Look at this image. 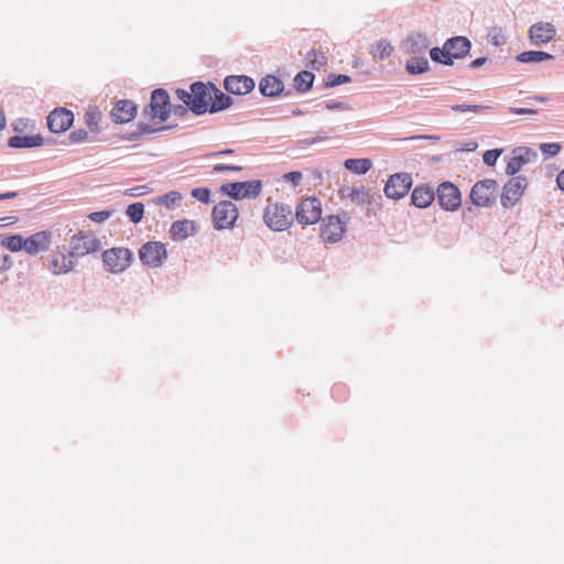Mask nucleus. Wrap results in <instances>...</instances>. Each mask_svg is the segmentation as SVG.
<instances>
[{
	"mask_svg": "<svg viewBox=\"0 0 564 564\" xmlns=\"http://www.w3.org/2000/svg\"><path fill=\"white\" fill-rule=\"evenodd\" d=\"M555 35L556 29L550 22H536L528 30V37L533 46H543L552 42Z\"/></svg>",
	"mask_w": 564,
	"mask_h": 564,
	"instance_id": "obj_17",
	"label": "nucleus"
},
{
	"mask_svg": "<svg viewBox=\"0 0 564 564\" xmlns=\"http://www.w3.org/2000/svg\"><path fill=\"white\" fill-rule=\"evenodd\" d=\"M322 218V203L316 197L302 199L295 209V219L301 225H314Z\"/></svg>",
	"mask_w": 564,
	"mask_h": 564,
	"instance_id": "obj_11",
	"label": "nucleus"
},
{
	"mask_svg": "<svg viewBox=\"0 0 564 564\" xmlns=\"http://www.w3.org/2000/svg\"><path fill=\"white\" fill-rule=\"evenodd\" d=\"M446 50L451 59H460L467 56L471 50V42L463 35L453 36L446 40Z\"/></svg>",
	"mask_w": 564,
	"mask_h": 564,
	"instance_id": "obj_23",
	"label": "nucleus"
},
{
	"mask_svg": "<svg viewBox=\"0 0 564 564\" xmlns=\"http://www.w3.org/2000/svg\"><path fill=\"white\" fill-rule=\"evenodd\" d=\"M11 267H12V260H11L10 256H4L3 257L2 270H8Z\"/></svg>",
	"mask_w": 564,
	"mask_h": 564,
	"instance_id": "obj_63",
	"label": "nucleus"
},
{
	"mask_svg": "<svg viewBox=\"0 0 564 564\" xmlns=\"http://www.w3.org/2000/svg\"><path fill=\"white\" fill-rule=\"evenodd\" d=\"M176 126L165 124V126H161L159 128H153L149 123L139 122L138 123V129L135 131H131V132L119 134V139L127 140V141H139V140H141V138L144 134H151V133H155V132L167 131V130H171V129H173Z\"/></svg>",
	"mask_w": 564,
	"mask_h": 564,
	"instance_id": "obj_28",
	"label": "nucleus"
},
{
	"mask_svg": "<svg viewBox=\"0 0 564 564\" xmlns=\"http://www.w3.org/2000/svg\"><path fill=\"white\" fill-rule=\"evenodd\" d=\"M52 234L48 230L37 231L25 238L24 251L31 256H35L42 251H46L51 245Z\"/></svg>",
	"mask_w": 564,
	"mask_h": 564,
	"instance_id": "obj_22",
	"label": "nucleus"
},
{
	"mask_svg": "<svg viewBox=\"0 0 564 564\" xmlns=\"http://www.w3.org/2000/svg\"><path fill=\"white\" fill-rule=\"evenodd\" d=\"M436 198L435 191L427 184L414 187L411 194V203L416 208H427Z\"/></svg>",
	"mask_w": 564,
	"mask_h": 564,
	"instance_id": "obj_25",
	"label": "nucleus"
},
{
	"mask_svg": "<svg viewBox=\"0 0 564 564\" xmlns=\"http://www.w3.org/2000/svg\"><path fill=\"white\" fill-rule=\"evenodd\" d=\"M488 37H490V42L495 46H501L506 43L507 39L502 33L501 28L495 26L492 28L489 33Z\"/></svg>",
	"mask_w": 564,
	"mask_h": 564,
	"instance_id": "obj_45",
	"label": "nucleus"
},
{
	"mask_svg": "<svg viewBox=\"0 0 564 564\" xmlns=\"http://www.w3.org/2000/svg\"><path fill=\"white\" fill-rule=\"evenodd\" d=\"M430 69V63L425 56H412L405 63V70L410 75H420Z\"/></svg>",
	"mask_w": 564,
	"mask_h": 564,
	"instance_id": "obj_32",
	"label": "nucleus"
},
{
	"mask_svg": "<svg viewBox=\"0 0 564 564\" xmlns=\"http://www.w3.org/2000/svg\"><path fill=\"white\" fill-rule=\"evenodd\" d=\"M30 123H31V127L33 128L34 122L31 119L20 118L13 122L12 129L17 133H23L30 127Z\"/></svg>",
	"mask_w": 564,
	"mask_h": 564,
	"instance_id": "obj_47",
	"label": "nucleus"
},
{
	"mask_svg": "<svg viewBox=\"0 0 564 564\" xmlns=\"http://www.w3.org/2000/svg\"><path fill=\"white\" fill-rule=\"evenodd\" d=\"M451 108L455 112H467V111H469V112H479V111H482L485 109H488V106L457 104V105H453Z\"/></svg>",
	"mask_w": 564,
	"mask_h": 564,
	"instance_id": "obj_46",
	"label": "nucleus"
},
{
	"mask_svg": "<svg viewBox=\"0 0 564 564\" xmlns=\"http://www.w3.org/2000/svg\"><path fill=\"white\" fill-rule=\"evenodd\" d=\"M478 143L475 141H470L465 143L463 147L458 148L457 151H464V152H473L477 149Z\"/></svg>",
	"mask_w": 564,
	"mask_h": 564,
	"instance_id": "obj_58",
	"label": "nucleus"
},
{
	"mask_svg": "<svg viewBox=\"0 0 564 564\" xmlns=\"http://www.w3.org/2000/svg\"><path fill=\"white\" fill-rule=\"evenodd\" d=\"M498 183L492 178L476 182L470 191L469 199L476 207H491L497 199Z\"/></svg>",
	"mask_w": 564,
	"mask_h": 564,
	"instance_id": "obj_4",
	"label": "nucleus"
},
{
	"mask_svg": "<svg viewBox=\"0 0 564 564\" xmlns=\"http://www.w3.org/2000/svg\"><path fill=\"white\" fill-rule=\"evenodd\" d=\"M188 112H191V108L185 104H171L170 106V115L173 113L177 118H184L187 116Z\"/></svg>",
	"mask_w": 564,
	"mask_h": 564,
	"instance_id": "obj_49",
	"label": "nucleus"
},
{
	"mask_svg": "<svg viewBox=\"0 0 564 564\" xmlns=\"http://www.w3.org/2000/svg\"><path fill=\"white\" fill-rule=\"evenodd\" d=\"M171 98L166 89L155 88L151 93L150 104L143 109L153 120L165 122L170 118Z\"/></svg>",
	"mask_w": 564,
	"mask_h": 564,
	"instance_id": "obj_7",
	"label": "nucleus"
},
{
	"mask_svg": "<svg viewBox=\"0 0 564 564\" xmlns=\"http://www.w3.org/2000/svg\"><path fill=\"white\" fill-rule=\"evenodd\" d=\"M47 128L52 133H63L74 123V113L64 107L52 110L46 117Z\"/></svg>",
	"mask_w": 564,
	"mask_h": 564,
	"instance_id": "obj_15",
	"label": "nucleus"
},
{
	"mask_svg": "<svg viewBox=\"0 0 564 564\" xmlns=\"http://www.w3.org/2000/svg\"><path fill=\"white\" fill-rule=\"evenodd\" d=\"M242 170H243L242 166L224 164V163H219V164H216V165L213 166V171L216 172V173H221V172H240Z\"/></svg>",
	"mask_w": 564,
	"mask_h": 564,
	"instance_id": "obj_51",
	"label": "nucleus"
},
{
	"mask_svg": "<svg viewBox=\"0 0 564 564\" xmlns=\"http://www.w3.org/2000/svg\"><path fill=\"white\" fill-rule=\"evenodd\" d=\"M238 216V208L231 200H221L213 207V226L216 230L232 229Z\"/></svg>",
	"mask_w": 564,
	"mask_h": 564,
	"instance_id": "obj_6",
	"label": "nucleus"
},
{
	"mask_svg": "<svg viewBox=\"0 0 564 564\" xmlns=\"http://www.w3.org/2000/svg\"><path fill=\"white\" fill-rule=\"evenodd\" d=\"M393 52L392 45L387 40H379L377 41L370 50L371 55L373 58L383 61L388 58Z\"/></svg>",
	"mask_w": 564,
	"mask_h": 564,
	"instance_id": "obj_34",
	"label": "nucleus"
},
{
	"mask_svg": "<svg viewBox=\"0 0 564 564\" xmlns=\"http://www.w3.org/2000/svg\"><path fill=\"white\" fill-rule=\"evenodd\" d=\"M345 232V224L337 215H330L321 225V236L327 242H337Z\"/></svg>",
	"mask_w": 564,
	"mask_h": 564,
	"instance_id": "obj_19",
	"label": "nucleus"
},
{
	"mask_svg": "<svg viewBox=\"0 0 564 564\" xmlns=\"http://www.w3.org/2000/svg\"><path fill=\"white\" fill-rule=\"evenodd\" d=\"M430 57L433 62L445 65L453 66L454 62L451 59L448 54V50H446V41L444 42L442 47L434 46L430 50Z\"/></svg>",
	"mask_w": 564,
	"mask_h": 564,
	"instance_id": "obj_35",
	"label": "nucleus"
},
{
	"mask_svg": "<svg viewBox=\"0 0 564 564\" xmlns=\"http://www.w3.org/2000/svg\"><path fill=\"white\" fill-rule=\"evenodd\" d=\"M417 139H425V140H433V141H436V140H440V135H434V134H424V135H419L416 137Z\"/></svg>",
	"mask_w": 564,
	"mask_h": 564,
	"instance_id": "obj_64",
	"label": "nucleus"
},
{
	"mask_svg": "<svg viewBox=\"0 0 564 564\" xmlns=\"http://www.w3.org/2000/svg\"><path fill=\"white\" fill-rule=\"evenodd\" d=\"M314 80L315 75L312 72L301 70L295 75L293 79L294 85L292 89L294 93L296 91L299 94H305L312 89Z\"/></svg>",
	"mask_w": 564,
	"mask_h": 564,
	"instance_id": "obj_30",
	"label": "nucleus"
},
{
	"mask_svg": "<svg viewBox=\"0 0 564 564\" xmlns=\"http://www.w3.org/2000/svg\"><path fill=\"white\" fill-rule=\"evenodd\" d=\"M140 261L149 268H160L167 259L165 243L161 241H148L139 249Z\"/></svg>",
	"mask_w": 564,
	"mask_h": 564,
	"instance_id": "obj_9",
	"label": "nucleus"
},
{
	"mask_svg": "<svg viewBox=\"0 0 564 564\" xmlns=\"http://www.w3.org/2000/svg\"><path fill=\"white\" fill-rule=\"evenodd\" d=\"M503 150L499 148L485 151V153L482 154L484 164L490 167L495 166Z\"/></svg>",
	"mask_w": 564,
	"mask_h": 564,
	"instance_id": "obj_41",
	"label": "nucleus"
},
{
	"mask_svg": "<svg viewBox=\"0 0 564 564\" xmlns=\"http://www.w3.org/2000/svg\"><path fill=\"white\" fill-rule=\"evenodd\" d=\"M213 88L208 113L214 115L229 109L234 105L230 94H225L216 84H213Z\"/></svg>",
	"mask_w": 564,
	"mask_h": 564,
	"instance_id": "obj_26",
	"label": "nucleus"
},
{
	"mask_svg": "<svg viewBox=\"0 0 564 564\" xmlns=\"http://www.w3.org/2000/svg\"><path fill=\"white\" fill-rule=\"evenodd\" d=\"M538 159V153L529 147H517L512 151V156L506 166V174L509 176L516 175L523 165L534 162Z\"/></svg>",
	"mask_w": 564,
	"mask_h": 564,
	"instance_id": "obj_16",
	"label": "nucleus"
},
{
	"mask_svg": "<svg viewBox=\"0 0 564 564\" xmlns=\"http://www.w3.org/2000/svg\"><path fill=\"white\" fill-rule=\"evenodd\" d=\"M327 137H315V138H310V139H303V140H300V143L307 147V145H312V144H315L317 142H321L323 140H326Z\"/></svg>",
	"mask_w": 564,
	"mask_h": 564,
	"instance_id": "obj_57",
	"label": "nucleus"
},
{
	"mask_svg": "<svg viewBox=\"0 0 564 564\" xmlns=\"http://www.w3.org/2000/svg\"><path fill=\"white\" fill-rule=\"evenodd\" d=\"M561 144L557 142H551V143H541L540 144V151L545 156V159L553 158L557 155L561 151Z\"/></svg>",
	"mask_w": 564,
	"mask_h": 564,
	"instance_id": "obj_42",
	"label": "nucleus"
},
{
	"mask_svg": "<svg viewBox=\"0 0 564 564\" xmlns=\"http://www.w3.org/2000/svg\"><path fill=\"white\" fill-rule=\"evenodd\" d=\"M100 240L93 231L80 230L70 238V248L68 251L70 256L77 260L78 257L96 252L100 248Z\"/></svg>",
	"mask_w": 564,
	"mask_h": 564,
	"instance_id": "obj_8",
	"label": "nucleus"
},
{
	"mask_svg": "<svg viewBox=\"0 0 564 564\" xmlns=\"http://www.w3.org/2000/svg\"><path fill=\"white\" fill-rule=\"evenodd\" d=\"M412 176L410 173L400 172L390 175L386 182L383 192L388 198L401 199L403 198L412 187Z\"/></svg>",
	"mask_w": 564,
	"mask_h": 564,
	"instance_id": "obj_13",
	"label": "nucleus"
},
{
	"mask_svg": "<svg viewBox=\"0 0 564 564\" xmlns=\"http://www.w3.org/2000/svg\"><path fill=\"white\" fill-rule=\"evenodd\" d=\"M138 112L137 105L129 99L119 100L110 112L115 123H128L132 121Z\"/></svg>",
	"mask_w": 564,
	"mask_h": 564,
	"instance_id": "obj_21",
	"label": "nucleus"
},
{
	"mask_svg": "<svg viewBox=\"0 0 564 564\" xmlns=\"http://www.w3.org/2000/svg\"><path fill=\"white\" fill-rule=\"evenodd\" d=\"M487 61H488V58L486 56L477 57L474 61H471V63L469 64V67H471V68H479L482 65H485V63Z\"/></svg>",
	"mask_w": 564,
	"mask_h": 564,
	"instance_id": "obj_59",
	"label": "nucleus"
},
{
	"mask_svg": "<svg viewBox=\"0 0 564 564\" xmlns=\"http://www.w3.org/2000/svg\"><path fill=\"white\" fill-rule=\"evenodd\" d=\"M508 111L512 115H535L538 112V110L533 109V108H520V107H509Z\"/></svg>",
	"mask_w": 564,
	"mask_h": 564,
	"instance_id": "obj_55",
	"label": "nucleus"
},
{
	"mask_svg": "<svg viewBox=\"0 0 564 564\" xmlns=\"http://www.w3.org/2000/svg\"><path fill=\"white\" fill-rule=\"evenodd\" d=\"M557 187L564 192V169L556 176Z\"/></svg>",
	"mask_w": 564,
	"mask_h": 564,
	"instance_id": "obj_61",
	"label": "nucleus"
},
{
	"mask_svg": "<svg viewBox=\"0 0 564 564\" xmlns=\"http://www.w3.org/2000/svg\"><path fill=\"white\" fill-rule=\"evenodd\" d=\"M348 197L352 203L361 206V205H371L370 198H372V194H370L364 186L360 187H351Z\"/></svg>",
	"mask_w": 564,
	"mask_h": 564,
	"instance_id": "obj_37",
	"label": "nucleus"
},
{
	"mask_svg": "<svg viewBox=\"0 0 564 564\" xmlns=\"http://www.w3.org/2000/svg\"><path fill=\"white\" fill-rule=\"evenodd\" d=\"M262 182L260 180L229 182L220 186L221 194L228 196L232 200H241L243 198H256L261 194Z\"/></svg>",
	"mask_w": 564,
	"mask_h": 564,
	"instance_id": "obj_3",
	"label": "nucleus"
},
{
	"mask_svg": "<svg viewBox=\"0 0 564 564\" xmlns=\"http://www.w3.org/2000/svg\"><path fill=\"white\" fill-rule=\"evenodd\" d=\"M198 230L195 221L189 219H180L172 223L170 227V237L174 241L185 240L189 236H194Z\"/></svg>",
	"mask_w": 564,
	"mask_h": 564,
	"instance_id": "obj_24",
	"label": "nucleus"
},
{
	"mask_svg": "<svg viewBox=\"0 0 564 564\" xmlns=\"http://www.w3.org/2000/svg\"><path fill=\"white\" fill-rule=\"evenodd\" d=\"M112 214V210H98V212H93L88 215V218L91 220V221H95V223H104L106 221Z\"/></svg>",
	"mask_w": 564,
	"mask_h": 564,
	"instance_id": "obj_50",
	"label": "nucleus"
},
{
	"mask_svg": "<svg viewBox=\"0 0 564 564\" xmlns=\"http://www.w3.org/2000/svg\"><path fill=\"white\" fill-rule=\"evenodd\" d=\"M437 203L446 212H455L462 205V193L459 188L449 181L442 182L435 192Z\"/></svg>",
	"mask_w": 564,
	"mask_h": 564,
	"instance_id": "obj_10",
	"label": "nucleus"
},
{
	"mask_svg": "<svg viewBox=\"0 0 564 564\" xmlns=\"http://www.w3.org/2000/svg\"><path fill=\"white\" fill-rule=\"evenodd\" d=\"M191 196L203 204L210 202V189L208 187H195L191 191Z\"/></svg>",
	"mask_w": 564,
	"mask_h": 564,
	"instance_id": "obj_43",
	"label": "nucleus"
},
{
	"mask_svg": "<svg viewBox=\"0 0 564 564\" xmlns=\"http://www.w3.org/2000/svg\"><path fill=\"white\" fill-rule=\"evenodd\" d=\"M99 120H100V112H87L85 115V122L89 130L91 132H99Z\"/></svg>",
	"mask_w": 564,
	"mask_h": 564,
	"instance_id": "obj_44",
	"label": "nucleus"
},
{
	"mask_svg": "<svg viewBox=\"0 0 564 564\" xmlns=\"http://www.w3.org/2000/svg\"><path fill=\"white\" fill-rule=\"evenodd\" d=\"M259 91L265 98H276L279 96L291 98L294 96L293 89H285L283 80L271 74L260 79Z\"/></svg>",
	"mask_w": 564,
	"mask_h": 564,
	"instance_id": "obj_14",
	"label": "nucleus"
},
{
	"mask_svg": "<svg viewBox=\"0 0 564 564\" xmlns=\"http://www.w3.org/2000/svg\"><path fill=\"white\" fill-rule=\"evenodd\" d=\"M286 182H290L293 186H297L302 180V173L300 171H291L283 175Z\"/></svg>",
	"mask_w": 564,
	"mask_h": 564,
	"instance_id": "obj_53",
	"label": "nucleus"
},
{
	"mask_svg": "<svg viewBox=\"0 0 564 564\" xmlns=\"http://www.w3.org/2000/svg\"><path fill=\"white\" fill-rule=\"evenodd\" d=\"M554 56L551 53L544 51H523L519 53L514 59L523 64H536L543 61L553 59Z\"/></svg>",
	"mask_w": 564,
	"mask_h": 564,
	"instance_id": "obj_31",
	"label": "nucleus"
},
{
	"mask_svg": "<svg viewBox=\"0 0 564 564\" xmlns=\"http://www.w3.org/2000/svg\"><path fill=\"white\" fill-rule=\"evenodd\" d=\"M88 139V132L85 129H76L68 134L69 143H80Z\"/></svg>",
	"mask_w": 564,
	"mask_h": 564,
	"instance_id": "obj_48",
	"label": "nucleus"
},
{
	"mask_svg": "<svg viewBox=\"0 0 564 564\" xmlns=\"http://www.w3.org/2000/svg\"><path fill=\"white\" fill-rule=\"evenodd\" d=\"M528 186V180L522 175H513L502 187L500 203L505 208H510L522 197Z\"/></svg>",
	"mask_w": 564,
	"mask_h": 564,
	"instance_id": "obj_12",
	"label": "nucleus"
},
{
	"mask_svg": "<svg viewBox=\"0 0 564 564\" xmlns=\"http://www.w3.org/2000/svg\"><path fill=\"white\" fill-rule=\"evenodd\" d=\"M133 260V252L123 247H113L102 252V263L107 271L121 273L126 271Z\"/></svg>",
	"mask_w": 564,
	"mask_h": 564,
	"instance_id": "obj_5",
	"label": "nucleus"
},
{
	"mask_svg": "<svg viewBox=\"0 0 564 564\" xmlns=\"http://www.w3.org/2000/svg\"><path fill=\"white\" fill-rule=\"evenodd\" d=\"M77 265V260L70 256L68 248L63 246L62 250L54 253L51 258L50 270L53 274H64L72 271Z\"/></svg>",
	"mask_w": 564,
	"mask_h": 564,
	"instance_id": "obj_20",
	"label": "nucleus"
},
{
	"mask_svg": "<svg viewBox=\"0 0 564 564\" xmlns=\"http://www.w3.org/2000/svg\"><path fill=\"white\" fill-rule=\"evenodd\" d=\"M430 45V40L424 33H411L403 42V50L409 54H422Z\"/></svg>",
	"mask_w": 564,
	"mask_h": 564,
	"instance_id": "obj_27",
	"label": "nucleus"
},
{
	"mask_svg": "<svg viewBox=\"0 0 564 564\" xmlns=\"http://www.w3.org/2000/svg\"><path fill=\"white\" fill-rule=\"evenodd\" d=\"M350 82V76L346 74H329L324 82V87L332 88Z\"/></svg>",
	"mask_w": 564,
	"mask_h": 564,
	"instance_id": "obj_40",
	"label": "nucleus"
},
{
	"mask_svg": "<svg viewBox=\"0 0 564 564\" xmlns=\"http://www.w3.org/2000/svg\"><path fill=\"white\" fill-rule=\"evenodd\" d=\"M182 199V195L177 191H171L164 195L158 196L151 200L154 205H163L171 209L174 205Z\"/></svg>",
	"mask_w": 564,
	"mask_h": 564,
	"instance_id": "obj_38",
	"label": "nucleus"
},
{
	"mask_svg": "<svg viewBox=\"0 0 564 564\" xmlns=\"http://www.w3.org/2000/svg\"><path fill=\"white\" fill-rule=\"evenodd\" d=\"M147 193H149L148 186L141 185V186H134L132 188L127 189L124 194L128 196H131V197H140Z\"/></svg>",
	"mask_w": 564,
	"mask_h": 564,
	"instance_id": "obj_54",
	"label": "nucleus"
},
{
	"mask_svg": "<svg viewBox=\"0 0 564 564\" xmlns=\"http://www.w3.org/2000/svg\"><path fill=\"white\" fill-rule=\"evenodd\" d=\"M43 144L45 139L41 134L12 135L8 139V147L12 149H31Z\"/></svg>",
	"mask_w": 564,
	"mask_h": 564,
	"instance_id": "obj_29",
	"label": "nucleus"
},
{
	"mask_svg": "<svg viewBox=\"0 0 564 564\" xmlns=\"http://www.w3.org/2000/svg\"><path fill=\"white\" fill-rule=\"evenodd\" d=\"M527 100H535L539 102H545L549 100V97L545 95H535V96L528 97Z\"/></svg>",
	"mask_w": 564,
	"mask_h": 564,
	"instance_id": "obj_62",
	"label": "nucleus"
},
{
	"mask_svg": "<svg viewBox=\"0 0 564 564\" xmlns=\"http://www.w3.org/2000/svg\"><path fill=\"white\" fill-rule=\"evenodd\" d=\"M18 196H19V192H17V191L6 192V193L0 194V200L12 199Z\"/></svg>",
	"mask_w": 564,
	"mask_h": 564,
	"instance_id": "obj_60",
	"label": "nucleus"
},
{
	"mask_svg": "<svg viewBox=\"0 0 564 564\" xmlns=\"http://www.w3.org/2000/svg\"><path fill=\"white\" fill-rule=\"evenodd\" d=\"M263 220L273 231L286 230L293 223L291 206L284 203H274L264 209Z\"/></svg>",
	"mask_w": 564,
	"mask_h": 564,
	"instance_id": "obj_2",
	"label": "nucleus"
},
{
	"mask_svg": "<svg viewBox=\"0 0 564 564\" xmlns=\"http://www.w3.org/2000/svg\"><path fill=\"white\" fill-rule=\"evenodd\" d=\"M325 108L332 111L335 110H348L349 105L344 101H337V100H329L325 102Z\"/></svg>",
	"mask_w": 564,
	"mask_h": 564,
	"instance_id": "obj_52",
	"label": "nucleus"
},
{
	"mask_svg": "<svg viewBox=\"0 0 564 564\" xmlns=\"http://www.w3.org/2000/svg\"><path fill=\"white\" fill-rule=\"evenodd\" d=\"M234 153H235L234 149L226 148V149H223V150H219V151L212 152V153L207 154V156L208 158H218V156H223V155H231Z\"/></svg>",
	"mask_w": 564,
	"mask_h": 564,
	"instance_id": "obj_56",
	"label": "nucleus"
},
{
	"mask_svg": "<svg viewBox=\"0 0 564 564\" xmlns=\"http://www.w3.org/2000/svg\"><path fill=\"white\" fill-rule=\"evenodd\" d=\"M126 215L131 223L139 224L144 216V205L140 202L128 205Z\"/></svg>",
	"mask_w": 564,
	"mask_h": 564,
	"instance_id": "obj_39",
	"label": "nucleus"
},
{
	"mask_svg": "<svg viewBox=\"0 0 564 564\" xmlns=\"http://www.w3.org/2000/svg\"><path fill=\"white\" fill-rule=\"evenodd\" d=\"M1 245L11 252H19L25 248V238L20 234H14L6 237Z\"/></svg>",
	"mask_w": 564,
	"mask_h": 564,
	"instance_id": "obj_36",
	"label": "nucleus"
},
{
	"mask_svg": "<svg viewBox=\"0 0 564 564\" xmlns=\"http://www.w3.org/2000/svg\"><path fill=\"white\" fill-rule=\"evenodd\" d=\"M213 84V82L196 80L189 84L188 90L177 88L175 96L191 108L193 115L199 117L208 113Z\"/></svg>",
	"mask_w": 564,
	"mask_h": 564,
	"instance_id": "obj_1",
	"label": "nucleus"
},
{
	"mask_svg": "<svg viewBox=\"0 0 564 564\" xmlns=\"http://www.w3.org/2000/svg\"><path fill=\"white\" fill-rule=\"evenodd\" d=\"M344 166L346 170L356 173L358 175H364L372 166V162L370 159L361 158V159H347L344 162Z\"/></svg>",
	"mask_w": 564,
	"mask_h": 564,
	"instance_id": "obj_33",
	"label": "nucleus"
},
{
	"mask_svg": "<svg viewBox=\"0 0 564 564\" xmlns=\"http://www.w3.org/2000/svg\"><path fill=\"white\" fill-rule=\"evenodd\" d=\"M223 85L228 94L243 96L254 89L256 82L247 75H228L224 78Z\"/></svg>",
	"mask_w": 564,
	"mask_h": 564,
	"instance_id": "obj_18",
	"label": "nucleus"
}]
</instances>
